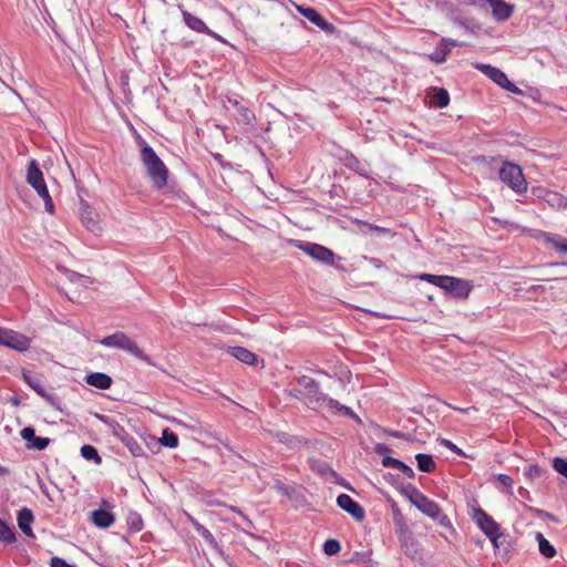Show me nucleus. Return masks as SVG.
<instances>
[{
  "label": "nucleus",
  "mask_w": 567,
  "mask_h": 567,
  "mask_svg": "<svg viewBox=\"0 0 567 567\" xmlns=\"http://www.w3.org/2000/svg\"><path fill=\"white\" fill-rule=\"evenodd\" d=\"M141 161L146 168L147 176L156 189H162L167 184L168 169L155 151L146 143L141 150Z\"/></svg>",
  "instance_id": "f257e3e1"
},
{
  "label": "nucleus",
  "mask_w": 567,
  "mask_h": 567,
  "mask_svg": "<svg viewBox=\"0 0 567 567\" xmlns=\"http://www.w3.org/2000/svg\"><path fill=\"white\" fill-rule=\"evenodd\" d=\"M409 501L424 515L437 520L441 526L451 527L450 518L442 512L440 505L422 494L416 487L409 486L405 491Z\"/></svg>",
  "instance_id": "f03ea898"
},
{
  "label": "nucleus",
  "mask_w": 567,
  "mask_h": 567,
  "mask_svg": "<svg viewBox=\"0 0 567 567\" xmlns=\"http://www.w3.org/2000/svg\"><path fill=\"white\" fill-rule=\"evenodd\" d=\"M100 343L107 348H115L120 350H124L133 354L134 357L141 359L147 364H153L150 355L145 354L137 344L124 332H115L111 336L104 337L100 340Z\"/></svg>",
  "instance_id": "7ed1b4c3"
},
{
  "label": "nucleus",
  "mask_w": 567,
  "mask_h": 567,
  "mask_svg": "<svg viewBox=\"0 0 567 567\" xmlns=\"http://www.w3.org/2000/svg\"><path fill=\"white\" fill-rule=\"evenodd\" d=\"M27 182L43 199L47 212L52 214L54 210V204L48 190L47 184L44 182L43 173L39 168V165L35 159H32L29 163L27 172Z\"/></svg>",
  "instance_id": "20e7f679"
},
{
  "label": "nucleus",
  "mask_w": 567,
  "mask_h": 567,
  "mask_svg": "<svg viewBox=\"0 0 567 567\" xmlns=\"http://www.w3.org/2000/svg\"><path fill=\"white\" fill-rule=\"evenodd\" d=\"M499 178L517 194H522L527 190V182L520 166L517 164L503 162L499 168Z\"/></svg>",
  "instance_id": "39448f33"
},
{
  "label": "nucleus",
  "mask_w": 567,
  "mask_h": 567,
  "mask_svg": "<svg viewBox=\"0 0 567 567\" xmlns=\"http://www.w3.org/2000/svg\"><path fill=\"white\" fill-rule=\"evenodd\" d=\"M474 68L481 71L484 75H486L502 89L518 95L523 93L519 87H517L513 82L508 80L507 75L501 69L478 62L474 64Z\"/></svg>",
  "instance_id": "423d86ee"
},
{
  "label": "nucleus",
  "mask_w": 567,
  "mask_h": 567,
  "mask_svg": "<svg viewBox=\"0 0 567 567\" xmlns=\"http://www.w3.org/2000/svg\"><path fill=\"white\" fill-rule=\"evenodd\" d=\"M296 246L318 262H322L328 266H334V252L316 243L310 241H297Z\"/></svg>",
  "instance_id": "0eeeda50"
},
{
  "label": "nucleus",
  "mask_w": 567,
  "mask_h": 567,
  "mask_svg": "<svg viewBox=\"0 0 567 567\" xmlns=\"http://www.w3.org/2000/svg\"><path fill=\"white\" fill-rule=\"evenodd\" d=\"M472 518L488 539L499 538L502 536L499 525L482 508H475Z\"/></svg>",
  "instance_id": "6e6552de"
},
{
  "label": "nucleus",
  "mask_w": 567,
  "mask_h": 567,
  "mask_svg": "<svg viewBox=\"0 0 567 567\" xmlns=\"http://www.w3.org/2000/svg\"><path fill=\"white\" fill-rule=\"evenodd\" d=\"M30 342L31 340L22 333L0 328L1 346H6L19 352H24L30 348Z\"/></svg>",
  "instance_id": "1a4fd4ad"
},
{
  "label": "nucleus",
  "mask_w": 567,
  "mask_h": 567,
  "mask_svg": "<svg viewBox=\"0 0 567 567\" xmlns=\"http://www.w3.org/2000/svg\"><path fill=\"white\" fill-rule=\"evenodd\" d=\"M440 288H442L446 292H450L454 297L465 298L468 296L472 286L467 280L452 276H444Z\"/></svg>",
  "instance_id": "9d476101"
},
{
  "label": "nucleus",
  "mask_w": 567,
  "mask_h": 567,
  "mask_svg": "<svg viewBox=\"0 0 567 567\" xmlns=\"http://www.w3.org/2000/svg\"><path fill=\"white\" fill-rule=\"evenodd\" d=\"M489 8L496 22L507 21L514 13L515 7L504 0H485L484 9Z\"/></svg>",
  "instance_id": "9b49d317"
},
{
  "label": "nucleus",
  "mask_w": 567,
  "mask_h": 567,
  "mask_svg": "<svg viewBox=\"0 0 567 567\" xmlns=\"http://www.w3.org/2000/svg\"><path fill=\"white\" fill-rule=\"evenodd\" d=\"M337 504L342 511L351 515L357 522H362L365 518L364 508L350 495L340 494L337 497Z\"/></svg>",
  "instance_id": "f8f14e48"
},
{
  "label": "nucleus",
  "mask_w": 567,
  "mask_h": 567,
  "mask_svg": "<svg viewBox=\"0 0 567 567\" xmlns=\"http://www.w3.org/2000/svg\"><path fill=\"white\" fill-rule=\"evenodd\" d=\"M22 379L41 398L45 399L50 404H54L55 396L45 391L40 377L31 373L30 371H23Z\"/></svg>",
  "instance_id": "ddd939ff"
},
{
  "label": "nucleus",
  "mask_w": 567,
  "mask_h": 567,
  "mask_svg": "<svg viewBox=\"0 0 567 567\" xmlns=\"http://www.w3.org/2000/svg\"><path fill=\"white\" fill-rule=\"evenodd\" d=\"M21 437L28 442V449L37 451L45 450L50 444L49 437H40L35 435V431L31 426H27L20 432Z\"/></svg>",
  "instance_id": "4468645a"
},
{
  "label": "nucleus",
  "mask_w": 567,
  "mask_h": 567,
  "mask_svg": "<svg viewBox=\"0 0 567 567\" xmlns=\"http://www.w3.org/2000/svg\"><path fill=\"white\" fill-rule=\"evenodd\" d=\"M81 220L87 230L97 233L101 230L99 215L86 203L82 204L80 209Z\"/></svg>",
  "instance_id": "2eb2a0df"
},
{
  "label": "nucleus",
  "mask_w": 567,
  "mask_h": 567,
  "mask_svg": "<svg viewBox=\"0 0 567 567\" xmlns=\"http://www.w3.org/2000/svg\"><path fill=\"white\" fill-rule=\"evenodd\" d=\"M298 12L308 19L311 23L320 28L321 30L329 31L332 30L333 27L331 23H329L326 19H323L317 10L310 7H297Z\"/></svg>",
  "instance_id": "dca6fc26"
},
{
  "label": "nucleus",
  "mask_w": 567,
  "mask_h": 567,
  "mask_svg": "<svg viewBox=\"0 0 567 567\" xmlns=\"http://www.w3.org/2000/svg\"><path fill=\"white\" fill-rule=\"evenodd\" d=\"M329 399L330 398L319 391V386L310 390L309 392H302V400L310 409L313 410H317L323 405L328 406Z\"/></svg>",
  "instance_id": "f3484780"
},
{
  "label": "nucleus",
  "mask_w": 567,
  "mask_h": 567,
  "mask_svg": "<svg viewBox=\"0 0 567 567\" xmlns=\"http://www.w3.org/2000/svg\"><path fill=\"white\" fill-rule=\"evenodd\" d=\"M17 520H18V526L21 529V532L25 536H28L30 538H34V534H33V530L31 528V525H32V523L34 520V516H33L32 511L27 508V507L20 509L19 513H18Z\"/></svg>",
  "instance_id": "a211bd4d"
},
{
  "label": "nucleus",
  "mask_w": 567,
  "mask_h": 567,
  "mask_svg": "<svg viewBox=\"0 0 567 567\" xmlns=\"http://www.w3.org/2000/svg\"><path fill=\"white\" fill-rule=\"evenodd\" d=\"M227 352L238 361L249 365H254L258 362L257 355L243 347H229Z\"/></svg>",
  "instance_id": "6ab92c4d"
},
{
  "label": "nucleus",
  "mask_w": 567,
  "mask_h": 567,
  "mask_svg": "<svg viewBox=\"0 0 567 567\" xmlns=\"http://www.w3.org/2000/svg\"><path fill=\"white\" fill-rule=\"evenodd\" d=\"M182 14H183V20H184L185 24L189 29H192L196 32L212 34V31L208 29V27L205 24V22L200 18L193 16L192 13H189L185 10H182Z\"/></svg>",
  "instance_id": "aec40b11"
},
{
  "label": "nucleus",
  "mask_w": 567,
  "mask_h": 567,
  "mask_svg": "<svg viewBox=\"0 0 567 567\" xmlns=\"http://www.w3.org/2000/svg\"><path fill=\"white\" fill-rule=\"evenodd\" d=\"M91 518L93 524L100 528H107L113 525L115 520V517L111 512L101 508L93 511Z\"/></svg>",
  "instance_id": "412c9836"
},
{
  "label": "nucleus",
  "mask_w": 567,
  "mask_h": 567,
  "mask_svg": "<svg viewBox=\"0 0 567 567\" xmlns=\"http://www.w3.org/2000/svg\"><path fill=\"white\" fill-rule=\"evenodd\" d=\"M85 381L87 384L100 390H106L112 385V378L102 372H94L87 374Z\"/></svg>",
  "instance_id": "4be33fe9"
},
{
  "label": "nucleus",
  "mask_w": 567,
  "mask_h": 567,
  "mask_svg": "<svg viewBox=\"0 0 567 567\" xmlns=\"http://www.w3.org/2000/svg\"><path fill=\"white\" fill-rule=\"evenodd\" d=\"M188 522L193 525L195 530L204 538L207 545L212 546L213 548H216L218 546V543L215 538V536L205 527L203 526L198 520H196L192 515L186 514Z\"/></svg>",
  "instance_id": "5701e85b"
},
{
  "label": "nucleus",
  "mask_w": 567,
  "mask_h": 567,
  "mask_svg": "<svg viewBox=\"0 0 567 567\" xmlns=\"http://www.w3.org/2000/svg\"><path fill=\"white\" fill-rule=\"evenodd\" d=\"M229 103L237 110L238 112V122L250 125L255 121V114L248 107L241 105L237 100H229Z\"/></svg>",
  "instance_id": "b1692460"
},
{
  "label": "nucleus",
  "mask_w": 567,
  "mask_h": 567,
  "mask_svg": "<svg viewBox=\"0 0 567 567\" xmlns=\"http://www.w3.org/2000/svg\"><path fill=\"white\" fill-rule=\"evenodd\" d=\"M544 200L555 209H565L567 207V197L556 192H546Z\"/></svg>",
  "instance_id": "393cba45"
},
{
  "label": "nucleus",
  "mask_w": 567,
  "mask_h": 567,
  "mask_svg": "<svg viewBox=\"0 0 567 567\" xmlns=\"http://www.w3.org/2000/svg\"><path fill=\"white\" fill-rule=\"evenodd\" d=\"M538 543L539 553L546 558H553L556 555L555 547L549 543L548 539L542 533H537L535 536Z\"/></svg>",
  "instance_id": "a878e982"
},
{
  "label": "nucleus",
  "mask_w": 567,
  "mask_h": 567,
  "mask_svg": "<svg viewBox=\"0 0 567 567\" xmlns=\"http://www.w3.org/2000/svg\"><path fill=\"white\" fill-rule=\"evenodd\" d=\"M415 460L421 472L431 473L435 470V462L431 455L420 453L415 456Z\"/></svg>",
  "instance_id": "bb28decb"
},
{
  "label": "nucleus",
  "mask_w": 567,
  "mask_h": 567,
  "mask_svg": "<svg viewBox=\"0 0 567 567\" xmlns=\"http://www.w3.org/2000/svg\"><path fill=\"white\" fill-rule=\"evenodd\" d=\"M432 102L439 107H446L450 103V94L445 89H435Z\"/></svg>",
  "instance_id": "cd10ccee"
},
{
  "label": "nucleus",
  "mask_w": 567,
  "mask_h": 567,
  "mask_svg": "<svg viewBox=\"0 0 567 567\" xmlns=\"http://www.w3.org/2000/svg\"><path fill=\"white\" fill-rule=\"evenodd\" d=\"M159 442L163 446L175 449L178 446V436L169 429H164Z\"/></svg>",
  "instance_id": "c85d7f7f"
},
{
  "label": "nucleus",
  "mask_w": 567,
  "mask_h": 567,
  "mask_svg": "<svg viewBox=\"0 0 567 567\" xmlns=\"http://www.w3.org/2000/svg\"><path fill=\"white\" fill-rule=\"evenodd\" d=\"M17 540L16 533L2 519H0V542L12 544Z\"/></svg>",
  "instance_id": "c756f323"
},
{
  "label": "nucleus",
  "mask_w": 567,
  "mask_h": 567,
  "mask_svg": "<svg viewBox=\"0 0 567 567\" xmlns=\"http://www.w3.org/2000/svg\"><path fill=\"white\" fill-rule=\"evenodd\" d=\"M546 474H547V471L537 464L529 465L524 472L525 477L529 481H535L537 478H542Z\"/></svg>",
  "instance_id": "7c9ffc66"
},
{
  "label": "nucleus",
  "mask_w": 567,
  "mask_h": 567,
  "mask_svg": "<svg viewBox=\"0 0 567 567\" xmlns=\"http://www.w3.org/2000/svg\"><path fill=\"white\" fill-rule=\"evenodd\" d=\"M449 49L447 47H444L441 42L440 44L436 47V49L434 50V52H432L430 55H429V59L437 64H441L443 62H445L447 55H449Z\"/></svg>",
  "instance_id": "2f4dec72"
},
{
  "label": "nucleus",
  "mask_w": 567,
  "mask_h": 567,
  "mask_svg": "<svg viewBox=\"0 0 567 567\" xmlns=\"http://www.w3.org/2000/svg\"><path fill=\"white\" fill-rule=\"evenodd\" d=\"M81 455L87 461H93L96 464H101L102 458L100 457L97 450L93 445H83L81 447Z\"/></svg>",
  "instance_id": "473e14b6"
},
{
  "label": "nucleus",
  "mask_w": 567,
  "mask_h": 567,
  "mask_svg": "<svg viewBox=\"0 0 567 567\" xmlns=\"http://www.w3.org/2000/svg\"><path fill=\"white\" fill-rule=\"evenodd\" d=\"M328 408L337 410L338 412H341L342 414L351 416L355 420H359L358 415L352 411V409L340 404L338 401H336L333 399H329Z\"/></svg>",
  "instance_id": "72a5a7b5"
},
{
  "label": "nucleus",
  "mask_w": 567,
  "mask_h": 567,
  "mask_svg": "<svg viewBox=\"0 0 567 567\" xmlns=\"http://www.w3.org/2000/svg\"><path fill=\"white\" fill-rule=\"evenodd\" d=\"M341 550V545L337 539H327L323 544V551L328 556L337 555Z\"/></svg>",
  "instance_id": "f704fd0d"
},
{
  "label": "nucleus",
  "mask_w": 567,
  "mask_h": 567,
  "mask_svg": "<svg viewBox=\"0 0 567 567\" xmlns=\"http://www.w3.org/2000/svg\"><path fill=\"white\" fill-rule=\"evenodd\" d=\"M125 445L134 456H143L145 453L143 446L134 439H128Z\"/></svg>",
  "instance_id": "c9c22d12"
},
{
  "label": "nucleus",
  "mask_w": 567,
  "mask_h": 567,
  "mask_svg": "<svg viewBox=\"0 0 567 567\" xmlns=\"http://www.w3.org/2000/svg\"><path fill=\"white\" fill-rule=\"evenodd\" d=\"M298 384L302 388V391H299L301 394L302 392H309L310 390H313L315 388L318 386L317 382L312 378L307 375L301 377L298 380Z\"/></svg>",
  "instance_id": "e433bc0d"
},
{
  "label": "nucleus",
  "mask_w": 567,
  "mask_h": 567,
  "mask_svg": "<svg viewBox=\"0 0 567 567\" xmlns=\"http://www.w3.org/2000/svg\"><path fill=\"white\" fill-rule=\"evenodd\" d=\"M553 467L556 472L567 478V458L555 457L553 461Z\"/></svg>",
  "instance_id": "4c0bfd02"
},
{
  "label": "nucleus",
  "mask_w": 567,
  "mask_h": 567,
  "mask_svg": "<svg viewBox=\"0 0 567 567\" xmlns=\"http://www.w3.org/2000/svg\"><path fill=\"white\" fill-rule=\"evenodd\" d=\"M417 278L422 281L430 282L436 287H441L444 276L432 275V274H421Z\"/></svg>",
  "instance_id": "58836bf2"
},
{
  "label": "nucleus",
  "mask_w": 567,
  "mask_h": 567,
  "mask_svg": "<svg viewBox=\"0 0 567 567\" xmlns=\"http://www.w3.org/2000/svg\"><path fill=\"white\" fill-rule=\"evenodd\" d=\"M392 512H393V520H394L395 526H398L402 529L404 527L405 523H404V517H403L401 511L396 506H393Z\"/></svg>",
  "instance_id": "ea45409f"
},
{
  "label": "nucleus",
  "mask_w": 567,
  "mask_h": 567,
  "mask_svg": "<svg viewBox=\"0 0 567 567\" xmlns=\"http://www.w3.org/2000/svg\"><path fill=\"white\" fill-rule=\"evenodd\" d=\"M538 238L543 239L546 244L551 245L554 248H555V244L561 243L560 238H558L557 236H554L551 234H548V233H540Z\"/></svg>",
  "instance_id": "a19ab883"
},
{
  "label": "nucleus",
  "mask_w": 567,
  "mask_h": 567,
  "mask_svg": "<svg viewBox=\"0 0 567 567\" xmlns=\"http://www.w3.org/2000/svg\"><path fill=\"white\" fill-rule=\"evenodd\" d=\"M276 437L278 439L279 442L288 445V446H293L295 443L297 442V439L295 437H290L287 433L285 432H278L276 434Z\"/></svg>",
  "instance_id": "79ce46f5"
},
{
  "label": "nucleus",
  "mask_w": 567,
  "mask_h": 567,
  "mask_svg": "<svg viewBox=\"0 0 567 567\" xmlns=\"http://www.w3.org/2000/svg\"><path fill=\"white\" fill-rule=\"evenodd\" d=\"M401 461L400 460H396V458H393L391 456H385L383 460H382V465L384 467H392V468H398L399 465H400Z\"/></svg>",
  "instance_id": "37998d69"
},
{
  "label": "nucleus",
  "mask_w": 567,
  "mask_h": 567,
  "mask_svg": "<svg viewBox=\"0 0 567 567\" xmlns=\"http://www.w3.org/2000/svg\"><path fill=\"white\" fill-rule=\"evenodd\" d=\"M497 481L503 485V486H506L508 488H512L513 487V478L507 475V474H498L497 475Z\"/></svg>",
  "instance_id": "c03bdc74"
},
{
  "label": "nucleus",
  "mask_w": 567,
  "mask_h": 567,
  "mask_svg": "<svg viewBox=\"0 0 567 567\" xmlns=\"http://www.w3.org/2000/svg\"><path fill=\"white\" fill-rule=\"evenodd\" d=\"M396 470L401 471L409 478H413L414 475H415L414 471L412 470V467H410L409 465H406L402 461H401V463H400V465H399V467Z\"/></svg>",
  "instance_id": "a18cd8bd"
},
{
  "label": "nucleus",
  "mask_w": 567,
  "mask_h": 567,
  "mask_svg": "<svg viewBox=\"0 0 567 567\" xmlns=\"http://www.w3.org/2000/svg\"><path fill=\"white\" fill-rule=\"evenodd\" d=\"M51 567H75L73 565H70L66 563L63 558L60 557H53L51 559Z\"/></svg>",
  "instance_id": "49530a36"
},
{
  "label": "nucleus",
  "mask_w": 567,
  "mask_h": 567,
  "mask_svg": "<svg viewBox=\"0 0 567 567\" xmlns=\"http://www.w3.org/2000/svg\"><path fill=\"white\" fill-rule=\"evenodd\" d=\"M441 43L444 45V47H447L449 49V52H451V50L455 47H458L461 45L460 42H457L456 40H452V39H447V38H443L441 40Z\"/></svg>",
  "instance_id": "de8ad7c7"
},
{
  "label": "nucleus",
  "mask_w": 567,
  "mask_h": 567,
  "mask_svg": "<svg viewBox=\"0 0 567 567\" xmlns=\"http://www.w3.org/2000/svg\"><path fill=\"white\" fill-rule=\"evenodd\" d=\"M442 444L444 446H446L450 451H452L458 455L463 454L462 450H460L453 442H451L449 440H442Z\"/></svg>",
  "instance_id": "09e8293b"
},
{
  "label": "nucleus",
  "mask_w": 567,
  "mask_h": 567,
  "mask_svg": "<svg viewBox=\"0 0 567 567\" xmlns=\"http://www.w3.org/2000/svg\"><path fill=\"white\" fill-rule=\"evenodd\" d=\"M462 4L474 6L484 9L485 0H457Z\"/></svg>",
  "instance_id": "8fccbe9b"
},
{
  "label": "nucleus",
  "mask_w": 567,
  "mask_h": 567,
  "mask_svg": "<svg viewBox=\"0 0 567 567\" xmlns=\"http://www.w3.org/2000/svg\"><path fill=\"white\" fill-rule=\"evenodd\" d=\"M369 228L373 231H377L379 234H383V235H390L391 234V230L388 229V228H384V227H380V226H377V225H369Z\"/></svg>",
  "instance_id": "3c124183"
},
{
  "label": "nucleus",
  "mask_w": 567,
  "mask_h": 567,
  "mask_svg": "<svg viewBox=\"0 0 567 567\" xmlns=\"http://www.w3.org/2000/svg\"><path fill=\"white\" fill-rule=\"evenodd\" d=\"M390 451H391L390 447L385 444L380 443V444H377V446H375V452L380 455H384V454L389 453Z\"/></svg>",
  "instance_id": "603ef678"
},
{
  "label": "nucleus",
  "mask_w": 567,
  "mask_h": 567,
  "mask_svg": "<svg viewBox=\"0 0 567 567\" xmlns=\"http://www.w3.org/2000/svg\"><path fill=\"white\" fill-rule=\"evenodd\" d=\"M365 259L370 262V265H372L375 268H382L383 267V262L380 259H378V258H373V257L368 258V257H365Z\"/></svg>",
  "instance_id": "864d4df0"
},
{
  "label": "nucleus",
  "mask_w": 567,
  "mask_h": 567,
  "mask_svg": "<svg viewBox=\"0 0 567 567\" xmlns=\"http://www.w3.org/2000/svg\"><path fill=\"white\" fill-rule=\"evenodd\" d=\"M555 248L560 252H567V243L565 239H561L560 244H555Z\"/></svg>",
  "instance_id": "5fc2aeb1"
},
{
  "label": "nucleus",
  "mask_w": 567,
  "mask_h": 567,
  "mask_svg": "<svg viewBox=\"0 0 567 567\" xmlns=\"http://www.w3.org/2000/svg\"><path fill=\"white\" fill-rule=\"evenodd\" d=\"M555 248L560 252H567V243L565 239H561L560 244H555Z\"/></svg>",
  "instance_id": "6e6d98bb"
},
{
  "label": "nucleus",
  "mask_w": 567,
  "mask_h": 567,
  "mask_svg": "<svg viewBox=\"0 0 567 567\" xmlns=\"http://www.w3.org/2000/svg\"><path fill=\"white\" fill-rule=\"evenodd\" d=\"M277 489L288 495V488L281 482H277Z\"/></svg>",
  "instance_id": "4d7b16f0"
},
{
  "label": "nucleus",
  "mask_w": 567,
  "mask_h": 567,
  "mask_svg": "<svg viewBox=\"0 0 567 567\" xmlns=\"http://www.w3.org/2000/svg\"><path fill=\"white\" fill-rule=\"evenodd\" d=\"M136 519L138 520V524H136L134 527L136 530H140L142 528V520L138 516H136Z\"/></svg>",
  "instance_id": "13d9d810"
},
{
  "label": "nucleus",
  "mask_w": 567,
  "mask_h": 567,
  "mask_svg": "<svg viewBox=\"0 0 567 567\" xmlns=\"http://www.w3.org/2000/svg\"><path fill=\"white\" fill-rule=\"evenodd\" d=\"M391 435L394 436V437H402L403 436V434L401 432H396V431L391 432Z\"/></svg>",
  "instance_id": "bf43d9fd"
},
{
  "label": "nucleus",
  "mask_w": 567,
  "mask_h": 567,
  "mask_svg": "<svg viewBox=\"0 0 567 567\" xmlns=\"http://www.w3.org/2000/svg\"><path fill=\"white\" fill-rule=\"evenodd\" d=\"M75 279H82V276H80L78 274H72L71 280L73 281Z\"/></svg>",
  "instance_id": "052dcab7"
},
{
  "label": "nucleus",
  "mask_w": 567,
  "mask_h": 567,
  "mask_svg": "<svg viewBox=\"0 0 567 567\" xmlns=\"http://www.w3.org/2000/svg\"><path fill=\"white\" fill-rule=\"evenodd\" d=\"M489 540L492 542V544L494 545L495 548L498 547V543H497L498 538H493V539H489Z\"/></svg>",
  "instance_id": "680f3d73"
},
{
  "label": "nucleus",
  "mask_w": 567,
  "mask_h": 567,
  "mask_svg": "<svg viewBox=\"0 0 567 567\" xmlns=\"http://www.w3.org/2000/svg\"><path fill=\"white\" fill-rule=\"evenodd\" d=\"M233 511L238 513V515H240L245 520H247V518L243 515L240 511H237L236 508H233Z\"/></svg>",
  "instance_id": "e2e57ef3"
},
{
  "label": "nucleus",
  "mask_w": 567,
  "mask_h": 567,
  "mask_svg": "<svg viewBox=\"0 0 567 567\" xmlns=\"http://www.w3.org/2000/svg\"><path fill=\"white\" fill-rule=\"evenodd\" d=\"M136 516H137V515H135V516H134V518L132 519V525H133V526H135L136 524H138V520L136 519Z\"/></svg>",
  "instance_id": "0e129e2a"
},
{
  "label": "nucleus",
  "mask_w": 567,
  "mask_h": 567,
  "mask_svg": "<svg viewBox=\"0 0 567 567\" xmlns=\"http://www.w3.org/2000/svg\"><path fill=\"white\" fill-rule=\"evenodd\" d=\"M518 492H519V494H520L522 496H524V494H525V493H527V491H526V489H524L523 487H520Z\"/></svg>",
  "instance_id": "69168bd1"
},
{
  "label": "nucleus",
  "mask_w": 567,
  "mask_h": 567,
  "mask_svg": "<svg viewBox=\"0 0 567 567\" xmlns=\"http://www.w3.org/2000/svg\"><path fill=\"white\" fill-rule=\"evenodd\" d=\"M358 172H359L361 175H363V176H365V175H367V172H365L364 169H362V168H359V169H358Z\"/></svg>",
  "instance_id": "338daca9"
},
{
  "label": "nucleus",
  "mask_w": 567,
  "mask_h": 567,
  "mask_svg": "<svg viewBox=\"0 0 567 567\" xmlns=\"http://www.w3.org/2000/svg\"><path fill=\"white\" fill-rule=\"evenodd\" d=\"M215 158H216L217 161H220L221 155H220V154H216V155H215Z\"/></svg>",
  "instance_id": "774afa93"
}]
</instances>
